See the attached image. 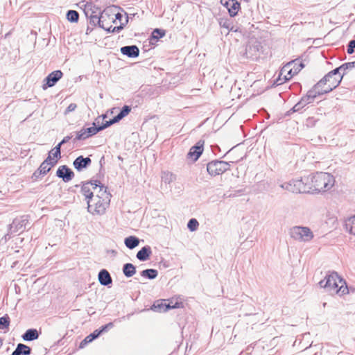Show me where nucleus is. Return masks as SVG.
Masks as SVG:
<instances>
[{
  "instance_id": "dca6fc26",
  "label": "nucleus",
  "mask_w": 355,
  "mask_h": 355,
  "mask_svg": "<svg viewBox=\"0 0 355 355\" xmlns=\"http://www.w3.org/2000/svg\"><path fill=\"white\" fill-rule=\"evenodd\" d=\"M84 12L85 15H99L101 13L106 14L105 10L102 12L101 8L94 4L92 1H87L85 3Z\"/></svg>"
},
{
  "instance_id": "5fc2aeb1",
  "label": "nucleus",
  "mask_w": 355,
  "mask_h": 355,
  "mask_svg": "<svg viewBox=\"0 0 355 355\" xmlns=\"http://www.w3.org/2000/svg\"><path fill=\"white\" fill-rule=\"evenodd\" d=\"M123 118L120 116V115L118 114L115 116H114L112 119H110L112 124L116 123L121 121Z\"/></svg>"
},
{
  "instance_id": "0eeeda50",
  "label": "nucleus",
  "mask_w": 355,
  "mask_h": 355,
  "mask_svg": "<svg viewBox=\"0 0 355 355\" xmlns=\"http://www.w3.org/2000/svg\"><path fill=\"white\" fill-rule=\"evenodd\" d=\"M63 76L61 70H55L50 73L44 80L42 89H46L48 87L54 86Z\"/></svg>"
},
{
  "instance_id": "e433bc0d",
  "label": "nucleus",
  "mask_w": 355,
  "mask_h": 355,
  "mask_svg": "<svg viewBox=\"0 0 355 355\" xmlns=\"http://www.w3.org/2000/svg\"><path fill=\"white\" fill-rule=\"evenodd\" d=\"M89 137V136L86 132V129L83 128L76 132V137L74 138L73 141L75 142L77 140H85Z\"/></svg>"
},
{
  "instance_id": "f704fd0d",
  "label": "nucleus",
  "mask_w": 355,
  "mask_h": 355,
  "mask_svg": "<svg viewBox=\"0 0 355 355\" xmlns=\"http://www.w3.org/2000/svg\"><path fill=\"white\" fill-rule=\"evenodd\" d=\"M162 179L166 184H169L174 181L175 178L172 173L169 171H164L162 173Z\"/></svg>"
},
{
  "instance_id": "e2e57ef3",
  "label": "nucleus",
  "mask_w": 355,
  "mask_h": 355,
  "mask_svg": "<svg viewBox=\"0 0 355 355\" xmlns=\"http://www.w3.org/2000/svg\"><path fill=\"white\" fill-rule=\"evenodd\" d=\"M118 158L119 159V160H122V158L120 156H119Z\"/></svg>"
},
{
  "instance_id": "4468645a",
  "label": "nucleus",
  "mask_w": 355,
  "mask_h": 355,
  "mask_svg": "<svg viewBox=\"0 0 355 355\" xmlns=\"http://www.w3.org/2000/svg\"><path fill=\"white\" fill-rule=\"evenodd\" d=\"M321 95L322 94H320V92L317 88H315L314 85L307 92L305 96L301 98L300 101L302 103V105L306 106L307 105L312 103L317 96Z\"/></svg>"
},
{
  "instance_id": "cd10ccee",
  "label": "nucleus",
  "mask_w": 355,
  "mask_h": 355,
  "mask_svg": "<svg viewBox=\"0 0 355 355\" xmlns=\"http://www.w3.org/2000/svg\"><path fill=\"white\" fill-rule=\"evenodd\" d=\"M101 334V331H99L98 329H96L94 332L86 336L85 338L81 341L80 347L83 348L86 345L97 338Z\"/></svg>"
},
{
  "instance_id": "6ab92c4d",
  "label": "nucleus",
  "mask_w": 355,
  "mask_h": 355,
  "mask_svg": "<svg viewBox=\"0 0 355 355\" xmlns=\"http://www.w3.org/2000/svg\"><path fill=\"white\" fill-rule=\"evenodd\" d=\"M105 15L101 13L99 15H86V17L89 19V24L94 26H98L102 28H105L104 26V17Z\"/></svg>"
},
{
  "instance_id": "1a4fd4ad",
  "label": "nucleus",
  "mask_w": 355,
  "mask_h": 355,
  "mask_svg": "<svg viewBox=\"0 0 355 355\" xmlns=\"http://www.w3.org/2000/svg\"><path fill=\"white\" fill-rule=\"evenodd\" d=\"M28 223V220L25 216L15 218L10 225V230L12 233L23 232L26 230Z\"/></svg>"
},
{
  "instance_id": "c756f323",
  "label": "nucleus",
  "mask_w": 355,
  "mask_h": 355,
  "mask_svg": "<svg viewBox=\"0 0 355 355\" xmlns=\"http://www.w3.org/2000/svg\"><path fill=\"white\" fill-rule=\"evenodd\" d=\"M219 25L220 27L226 28L228 31H237L236 28L234 29L232 22L230 19L223 18L220 19Z\"/></svg>"
},
{
  "instance_id": "8fccbe9b",
  "label": "nucleus",
  "mask_w": 355,
  "mask_h": 355,
  "mask_svg": "<svg viewBox=\"0 0 355 355\" xmlns=\"http://www.w3.org/2000/svg\"><path fill=\"white\" fill-rule=\"evenodd\" d=\"M112 327H113V323L109 322L107 324L102 326L101 327V329H98V331H101V334H102L103 332L107 331L108 329H110Z\"/></svg>"
},
{
  "instance_id": "79ce46f5",
  "label": "nucleus",
  "mask_w": 355,
  "mask_h": 355,
  "mask_svg": "<svg viewBox=\"0 0 355 355\" xmlns=\"http://www.w3.org/2000/svg\"><path fill=\"white\" fill-rule=\"evenodd\" d=\"M93 125H94L93 127H89V128H85L86 129V132L88 134L89 137L93 136V135H95L98 132H100L99 130H98V128L96 126V123H94Z\"/></svg>"
},
{
  "instance_id": "de8ad7c7",
  "label": "nucleus",
  "mask_w": 355,
  "mask_h": 355,
  "mask_svg": "<svg viewBox=\"0 0 355 355\" xmlns=\"http://www.w3.org/2000/svg\"><path fill=\"white\" fill-rule=\"evenodd\" d=\"M354 48H355V40H352L349 41V42L348 44L347 53L349 54L353 53L354 51Z\"/></svg>"
},
{
  "instance_id": "4d7b16f0",
  "label": "nucleus",
  "mask_w": 355,
  "mask_h": 355,
  "mask_svg": "<svg viewBox=\"0 0 355 355\" xmlns=\"http://www.w3.org/2000/svg\"><path fill=\"white\" fill-rule=\"evenodd\" d=\"M52 155H51V153H49V155L47 158L44 161H47V163L52 164V162H53L55 159H52Z\"/></svg>"
},
{
  "instance_id": "58836bf2",
  "label": "nucleus",
  "mask_w": 355,
  "mask_h": 355,
  "mask_svg": "<svg viewBox=\"0 0 355 355\" xmlns=\"http://www.w3.org/2000/svg\"><path fill=\"white\" fill-rule=\"evenodd\" d=\"M165 31L159 28H155L152 33V37L155 40L162 38L165 35Z\"/></svg>"
},
{
  "instance_id": "9d476101",
  "label": "nucleus",
  "mask_w": 355,
  "mask_h": 355,
  "mask_svg": "<svg viewBox=\"0 0 355 355\" xmlns=\"http://www.w3.org/2000/svg\"><path fill=\"white\" fill-rule=\"evenodd\" d=\"M291 65L292 63L288 62L282 69L279 77L275 82L277 85H282L287 80H289L294 75L296 74L293 73V69L291 68Z\"/></svg>"
},
{
  "instance_id": "72a5a7b5",
  "label": "nucleus",
  "mask_w": 355,
  "mask_h": 355,
  "mask_svg": "<svg viewBox=\"0 0 355 355\" xmlns=\"http://www.w3.org/2000/svg\"><path fill=\"white\" fill-rule=\"evenodd\" d=\"M345 227L351 234L355 235V215L346 221Z\"/></svg>"
},
{
  "instance_id": "4c0bfd02",
  "label": "nucleus",
  "mask_w": 355,
  "mask_h": 355,
  "mask_svg": "<svg viewBox=\"0 0 355 355\" xmlns=\"http://www.w3.org/2000/svg\"><path fill=\"white\" fill-rule=\"evenodd\" d=\"M328 74H330L331 76H334L335 78L340 77L341 78V80L343 78V76L345 75V72L343 71V69L341 68V65L339 67H337L334 69V70L329 71Z\"/></svg>"
},
{
  "instance_id": "ddd939ff",
  "label": "nucleus",
  "mask_w": 355,
  "mask_h": 355,
  "mask_svg": "<svg viewBox=\"0 0 355 355\" xmlns=\"http://www.w3.org/2000/svg\"><path fill=\"white\" fill-rule=\"evenodd\" d=\"M57 159L52 162V164L47 163V161H44L40 166L37 170H36L32 176L34 180L38 179L41 175H46L51 168L57 164Z\"/></svg>"
},
{
  "instance_id": "2eb2a0df",
  "label": "nucleus",
  "mask_w": 355,
  "mask_h": 355,
  "mask_svg": "<svg viewBox=\"0 0 355 355\" xmlns=\"http://www.w3.org/2000/svg\"><path fill=\"white\" fill-rule=\"evenodd\" d=\"M204 144V141L200 140L195 146H192L187 154L188 158H190L193 159V162H196L203 152Z\"/></svg>"
},
{
  "instance_id": "bf43d9fd",
  "label": "nucleus",
  "mask_w": 355,
  "mask_h": 355,
  "mask_svg": "<svg viewBox=\"0 0 355 355\" xmlns=\"http://www.w3.org/2000/svg\"><path fill=\"white\" fill-rule=\"evenodd\" d=\"M92 31H93V28L87 26V30H86V34L89 35Z\"/></svg>"
},
{
  "instance_id": "a878e982",
  "label": "nucleus",
  "mask_w": 355,
  "mask_h": 355,
  "mask_svg": "<svg viewBox=\"0 0 355 355\" xmlns=\"http://www.w3.org/2000/svg\"><path fill=\"white\" fill-rule=\"evenodd\" d=\"M280 187L292 193H297V189L296 185V180H292L289 182H284L281 184Z\"/></svg>"
},
{
  "instance_id": "680f3d73",
  "label": "nucleus",
  "mask_w": 355,
  "mask_h": 355,
  "mask_svg": "<svg viewBox=\"0 0 355 355\" xmlns=\"http://www.w3.org/2000/svg\"><path fill=\"white\" fill-rule=\"evenodd\" d=\"M348 288L349 289V293L354 292L355 291L354 288H353L352 287H348Z\"/></svg>"
},
{
  "instance_id": "aec40b11",
  "label": "nucleus",
  "mask_w": 355,
  "mask_h": 355,
  "mask_svg": "<svg viewBox=\"0 0 355 355\" xmlns=\"http://www.w3.org/2000/svg\"><path fill=\"white\" fill-rule=\"evenodd\" d=\"M98 281L103 286H110L112 283V279L109 272L105 269H102L98 273Z\"/></svg>"
},
{
  "instance_id": "37998d69",
  "label": "nucleus",
  "mask_w": 355,
  "mask_h": 355,
  "mask_svg": "<svg viewBox=\"0 0 355 355\" xmlns=\"http://www.w3.org/2000/svg\"><path fill=\"white\" fill-rule=\"evenodd\" d=\"M304 107L305 106L302 105V103L299 101L288 112V114H290L291 113L301 112Z\"/></svg>"
},
{
  "instance_id": "b1692460",
  "label": "nucleus",
  "mask_w": 355,
  "mask_h": 355,
  "mask_svg": "<svg viewBox=\"0 0 355 355\" xmlns=\"http://www.w3.org/2000/svg\"><path fill=\"white\" fill-rule=\"evenodd\" d=\"M39 338V333L36 329H28L22 335V338L25 341H32Z\"/></svg>"
},
{
  "instance_id": "3c124183",
  "label": "nucleus",
  "mask_w": 355,
  "mask_h": 355,
  "mask_svg": "<svg viewBox=\"0 0 355 355\" xmlns=\"http://www.w3.org/2000/svg\"><path fill=\"white\" fill-rule=\"evenodd\" d=\"M165 308L164 309V311H167L168 309H175L180 307V303L176 302L175 304H171V303H168V304H164Z\"/></svg>"
},
{
  "instance_id": "f03ea898",
  "label": "nucleus",
  "mask_w": 355,
  "mask_h": 355,
  "mask_svg": "<svg viewBox=\"0 0 355 355\" xmlns=\"http://www.w3.org/2000/svg\"><path fill=\"white\" fill-rule=\"evenodd\" d=\"M107 188L100 187L99 194L92 200H87V210L93 215H103L110 206L111 194L107 192Z\"/></svg>"
},
{
  "instance_id": "f3484780",
  "label": "nucleus",
  "mask_w": 355,
  "mask_h": 355,
  "mask_svg": "<svg viewBox=\"0 0 355 355\" xmlns=\"http://www.w3.org/2000/svg\"><path fill=\"white\" fill-rule=\"evenodd\" d=\"M91 163L92 159L89 157H84L80 155L73 161V165L78 171H81L84 168H87Z\"/></svg>"
},
{
  "instance_id": "0e129e2a",
  "label": "nucleus",
  "mask_w": 355,
  "mask_h": 355,
  "mask_svg": "<svg viewBox=\"0 0 355 355\" xmlns=\"http://www.w3.org/2000/svg\"><path fill=\"white\" fill-rule=\"evenodd\" d=\"M293 69V71H295V68H292Z\"/></svg>"
},
{
  "instance_id": "7c9ffc66",
  "label": "nucleus",
  "mask_w": 355,
  "mask_h": 355,
  "mask_svg": "<svg viewBox=\"0 0 355 355\" xmlns=\"http://www.w3.org/2000/svg\"><path fill=\"white\" fill-rule=\"evenodd\" d=\"M128 22V17H127L125 19V23H121L119 26H114L113 28H112V26H110L108 27L105 26V28H103V29L105 30L108 33H119L121 30L123 29V28L125 27V24Z\"/></svg>"
},
{
  "instance_id": "603ef678",
  "label": "nucleus",
  "mask_w": 355,
  "mask_h": 355,
  "mask_svg": "<svg viewBox=\"0 0 355 355\" xmlns=\"http://www.w3.org/2000/svg\"><path fill=\"white\" fill-rule=\"evenodd\" d=\"M111 125H112L111 121H106L105 123H103L102 125L98 126V130L99 131H101L105 128H107V127L110 126Z\"/></svg>"
},
{
  "instance_id": "c03bdc74",
  "label": "nucleus",
  "mask_w": 355,
  "mask_h": 355,
  "mask_svg": "<svg viewBox=\"0 0 355 355\" xmlns=\"http://www.w3.org/2000/svg\"><path fill=\"white\" fill-rule=\"evenodd\" d=\"M131 111V107L128 105H124L120 110L119 114L123 119Z\"/></svg>"
},
{
  "instance_id": "423d86ee",
  "label": "nucleus",
  "mask_w": 355,
  "mask_h": 355,
  "mask_svg": "<svg viewBox=\"0 0 355 355\" xmlns=\"http://www.w3.org/2000/svg\"><path fill=\"white\" fill-rule=\"evenodd\" d=\"M290 235L295 240L307 242L313 238V234L310 228L295 226L290 230Z\"/></svg>"
},
{
  "instance_id": "6e6552de",
  "label": "nucleus",
  "mask_w": 355,
  "mask_h": 355,
  "mask_svg": "<svg viewBox=\"0 0 355 355\" xmlns=\"http://www.w3.org/2000/svg\"><path fill=\"white\" fill-rule=\"evenodd\" d=\"M101 186L102 185H101V182L98 180H91L83 184L81 192L87 200H92L95 197L94 196L92 189H96L97 187L100 188Z\"/></svg>"
},
{
  "instance_id": "6e6d98bb",
  "label": "nucleus",
  "mask_w": 355,
  "mask_h": 355,
  "mask_svg": "<svg viewBox=\"0 0 355 355\" xmlns=\"http://www.w3.org/2000/svg\"><path fill=\"white\" fill-rule=\"evenodd\" d=\"M71 137L70 136H66L64 137L62 140L58 144L59 145L60 147L62 144H64L66 143H67L70 139H71Z\"/></svg>"
},
{
  "instance_id": "a19ab883",
  "label": "nucleus",
  "mask_w": 355,
  "mask_h": 355,
  "mask_svg": "<svg viewBox=\"0 0 355 355\" xmlns=\"http://www.w3.org/2000/svg\"><path fill=\"white\" fill-rule=\"evenodd\" d=\"M60 148L61 147L59 145H57L49 153H51V155H52L54 158H55V159L58 160V159L61 157Z\"/></svg>"
},
{
  "instance_id": "2f4dec72",
  "label": "nucleus",
  "mask_w": 355,
  "mask_h": 355,
  "mask_svg": "<svg viewBox=\"0 0 355 355\" xmlns=\"http://www.w3.org/2000/svg\"><path fill=\"white\" fill-rule=\"evenodd\" d=\"M259 44L251 45L249 44L246 46L245 54L247 58H252L257 55L259 51Z\"/></svg>"
},
{
  "instance_id": "f257e3e1",
  "label": "nucleus",
  "mask_w": 355,
  "mask_h": 355,
  "mask_svg": "<svg viewBox=\"0 0 355 355\" xmlns=\"http://www.w3.org/2000/svg\"><path fill=\"white\" fill-rule=\"evenodd\" d=\"M319 284L320 287L324 288L331 295L337 294L339 296H343L349 293L346 282L336 272L327 274L324 279L319 282Z\"/></svg>"
},
{
  "instance_id": "ea45409f",
  "label": "nucleus",
  "mask_w": 355,
  "mask_h": 355,
  "mask_svg": "<svg viewBox=\"0 0 355 355\" xmlns=\"http://www.w3.org/2000/svg\"><path fill=\"white\" fill-rule=\"evenodd\" d=\"M198 225H199V223L196 218L190 219L187 223V227L191 232L196 230Z\"/></svg>"
},
{
  "instance_id": "052dcab7",
  "label": "nucleus",
  "mask_w": 355,
  "mask_h": 355,
  "mask_svg": "<svg viewBox=\"0 0 355 355\" xmlns=\"http://www.w3.org/2000/svg\"><path fill=\"white\" fill-rule=\"evenodd\" d=\"M163 304H157V306H156L155 304H154V307L155 309H159V311L162 309V307Z\"/></svg>"
},
{
  "instance_id": "20e7f679",
  "label": "nucleus",
  "mask_w": 355,
  "mask_h": 355,
  "mask_svg": "<svg viewBox=\"0 0 355 355\" xmlns=\"http://www.w3.org/2000/svg\"><path fill=\"white\" fill-rule=\"evenodd\" d=\"M340 83L341 78L338 76L335 78L327 73L315 85V88H317L323 95L336 89Z\"/></svg>"
},
{
  "instance_id": "f8f14e48",
  "label": "nucleus",
  "mask_w": 355,
  "mask_h": 355,
  "mask_svg": "<svg viewBox=\"0 0 355 355\" xmlns=\"http://www.w3.org/2000/svg\"><path fill=\"white\" fill-rule=\"evenodd\" d=\"M56 175L64 182H68L73 178L74 173L67 166L62 165L58 168Z\"/></svg>"
},
{
  "instance_id": "9b49d317",
  "label": "nucleus",
  "mask_w": 355,
  "mask_h": 355,
  "mask_svg": "<svg viewBox=\"0 0 355 355\" xmlns=\"http://www.w3.org/2000/svg\"><path fill=\"white\" fill-rule=\"evenodd\" d=\"M296 185L297 189V193H313L310 176L304 177L296 180Z\"/></svg>"
},
{
  "instance_id": "bb28decb",
  "label": "nucleus",
  "mask_w": 355,
  "mask_h": 355,
  "mask_svg": "<svg viewBox=\"0 0 355 355\" xmlns=\"http://www.w3.org/2000/svg\"><path fill=\"white\" fill-rule=\"evenodd\" d=\"M124 243L128 248L132 250L139 244V239L135 236H130L125 239Z\"/></svg>"
},
{
  "instance_id": "a211bd4d",
  "label": "nucleus",
  "mask_w": 355,
  "mask_h": 355,
  "mask_svg": "<svg viewBox=\"0 0 355 355\" xmlns=\"http://www.w3.org/2000/svg\"><path fill=\"white\" fill-rule=\"evenodd\" d=\"M120 51L123 55L128 58H137L139 55V49L136 45L123 46Z\"/></svg>"
},
{
  "instance_id": "49530a36",
  "label": "nucleus",
  "mask_w": 355,
  "mask_h": 355,
  "mask_svg": "<svg viewBox=\"0 0 355 355\" xmlns=\"http://www.w3.org/2000/svg\"><path fill=\"white\" fill-rule=\"evenodd\" d=\"M292 64H294V68H295V71H293V73H297L300 71H301L304 67V64L302 62L297 63L296 60L291 62Z\"/></svg>"
},
{
  "instance_id": "39448f33",
  "label": "nucleus",
  "mask_w": 355,
  "mask_h": 355,
  "mask_svg": "<svg viewBox=\"0 0 355 355\" xmlns=\"http://www.w3.org/2000/svg\"><path fill=\"white\" fill-rule=\"evenodd\" d=\"M230 168V162L220 160H213L207 164V173L213 177L221 175L229 171Z\"/></svg>"
},
{
  "instance_id": "864d4df0",
  "label": "nucleus",
  "mask_w": 355,
  "mask_h": 355,
  "mask_svg": "<svg viewBox=\"0 0 355 355\" xmlns=\"http://www.w3.org/2000/svg\"><path fill=\"white\" fill-rule=\"evenodd\" d=\"M76 107V103H70L65 110V114L74 111Z\"/></svg>"
},
{
  "instance_id": "473e14b6",
  "label": "nucleus",
  "mask_w": 355,
  "mask_h": 355,
  "mask_svg": "<svg viewBox=\"0 0 355 355\" xmlns=\"http://www.w3.org/2000/svg\"><path fill=\"white\" fill-rule=\"evenodd\" d=\"M67 19L71 23H77L79 19V13L76 10H69L66 14Z\"/></svg>"
},
{
  "instance_id": "13d9d810",
  "label": "nucleus",
  "mask_w": 355,
  "mask_h": 355,
  "mask_svg": "<svg viewBox=\"0 0 355 355\" xmlns=\"http://www.w3.org/2000/svg\"><path fill=\"white\" fill-rule=\"evenodd\" d=\"M122 15L120 13V12H118L115 15V19H112V21L114 22L115 21V19H119V20H121V18H122Z\"/></svg>"
},
{
  "instance_id": "c9c22d12",
  "label": "nucleus",
  "mask_w": 355,
  "mask_h": 355,
  "mask_svg": "<svg viewBox=\"0 0 355 355\" xmlns=\"http://www.w3.org/2000/svg\"><path fill=\"white\" fill-rule=\"evenodd\" d=\"M10 318L6 314L3 317L0 318V329H8V327L10 325Z\"/></svg>"
},
{
  "instance_id": "393cba45",
  "label": "nucleus",
  "mask_w": 355,
  "mask_h": 355,
  "mask_svg": "<svg viewBox=\"0 0 355 355\" xmlns=\"http://www.w3.org/2000/svg\"><path fill=\"white\" fill-rule=\"evenodd\" d=\"M122 270L123 275L128 278L132 277L137 272L136 267L130 263H125Z\"/></svg>"
},
{
  "instance_id": "a18cd8bd",
  "label": "nucleus",
  "mask_w": 355,
  "mask_h": 355,
  "mask_svg": "<svg viewBox=\"0 0 355 355\" xmlns=\"http://www.w3.org/2000/svg\"><path fill=\"white\" fill-rule=\"evenodd\" d=\"M355 67V61L354 62H346L341 65V68L343 69V71L346 73V71L347 69H351L352 68Z\"/></svg>"
},
{
  "instance_id": "412c9836",
  "label": "nucleus",
  "mask_w": 355,
  "mask_h": 355,
  "mask_svg": "<svg viewBox=\"0 0 355 355\" xmlns=\"http://www.w3.org/2000/svg\"><path fill=\"white\" fill-rule=\"evenodd\" d=\"M151 254L150 247L146 245L137 253L136 257L141 261H145L149 259Z\"/></svg>"
},
{
  "instance_id": "4be33fe9",
  "label": "nucleus",
  "mask_w": 355,
  "mask_h": 355,
  "mask_svg": "<svg viewBox=\"0 0 355 355\" xmlns=\"http://www.w3.org/2000/svg\"><path fill=\"white\" fill-rule=\"evenodd\" d=\"M31 353V349L30 347L22 343H19L16 349L12 352V355H29Z\"/></svg>"
},
{
  "instance_id": "5701e85b",
  "label": "nucleus",
  "mask_w": 355,
  "mask_h": 355,
  "mask_svg": "<svg viewBox=\"0 0 355 355\" xmlns=\"http://www.w3.org/2000/svg\"><path fill=\"white\" fill-rule=\"evenodd\" d=\"M228 12L231 17H234L240 8V3L235 0H229L226 3Z\"/></svg>"
},
{
  "instance_id": "7ed1b4c3",
  "label": "nucleus",
  "mask_w": 355,
  "mask_h": 355,
  "mask_svg": "<svg viewBox=\"0 0 355 355\" xmlns=\"http://www.w3.org/2000/svg\"><path fill=\"white\" fill-rule=\"evenodd\" d=\"M312 192H326L335 184L334 177L325 172H317L310 175Z\"/></svg>"
},
{
  "instance_id": "09e8293b",
  "label": "nucleus",
  "mask_w": 355,
  "mask_h": 355,
  "mask_svg": "<svg viewBox=\"0 0 355 355\" xmlns=\"http://www.w3.org/2000/svg\"><path fill=\"white\" fill-rule=\"evenodd\" d=\"M317 122L314 117H309L306 121V125L308 127H313Z\"/></svg>"
},
{
  "instance_id": "c85d7f7f",
  "label": "nucleus",
  "mask_w": 355,
  "mask_h": 355,
  "mask_svg": "<svg viewBox=\"0 0 355 355\" xmlns=\"http://www.w3.org/2000/svg\"><path fill=\"white\" fill-rule=\"evenodd\" d=\"M141 275L148 279H154L158 275V271L155 269H146L141 272Z\"/></svg>"
}]
</instances>
